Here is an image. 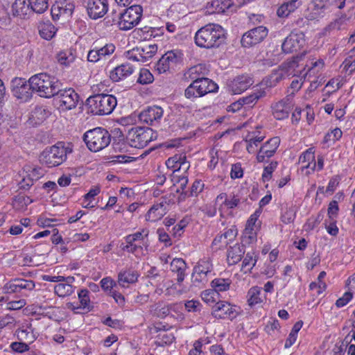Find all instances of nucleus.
<instances>
[{"label": "nucleus", "instance_id": "nucleus-33", "mask_svg": "<svg viewBox=\"0 0 355 355\" xmlns=\"http://www.w3.org/2000/svg\"><path fill=\"white\" fill-rule=\"evenodd\" d=\"M157 51L156 44L146 45L143 47H137L134 52H139V56L142 58L143 62H148Z\"/></svg>", "mask_w": 355, "mask_h": 355}, {"label": "nucleus", "instance_id": "nucleus-25", "mask_svg": "<svg viewBox=\"0 0 355 355\" xmlns=\"http://www.w3.org/2000/svg\"><path fill=\"white\" fill-rule=\"evenodd\" d=\"M270 87L271 85L268 86L267 85H266V87L257 88L255 90H254V92L249 96H247L240 99L243 105L252 107L257 102L259 99L267 96V94L269 93L270 90Z\"/></svg>", "mask_w": 355, "mask_h": 355}, {"label": "nucleus", "instance_id": "nucleus-22", "mask_svg": "<svg viewBox=\"0 0 355 355\" xmlns=\"http://www.w3.org/2000/svg\"><path fill=\"white\" fill-rule=\"evenodd\" d=\"M280 143L279 137H275L271 138L266 144H264L260 148L257 155V159L259 162L265 161V158H270L274 155Z\"/></svg>", "mask_w": 355, "mask_h": 355}, {"label": "nucleus", "instance_id": "nucleus-47", "mask_svg": "<svg viewBox=\"0 0 355 355\" xmlns=\"http://www.w3.org/2000/svg\"><path fill=\"white\" fill-rule=\"evenodd\" d=\"M343 132L340 129L335 128L330 132L326 134L324 137L323 142L326 144L330 141H333L334 143L341 138Z\"/></svg>", "mask_w": 355, "mask_h": 355}, {"label": "nucleus", "instance_id": "nucleus-29", "mask_svg": "<svg viewBox=\"0 0 355 355\" xmlns=\"http://www.w3.org/2000/svg\"><path fill=\"white\" fill-rule=\"evenodd\" d=\"M233 4L232 0H213L208 3L207 9L209 13H223Z\"/></svg>", "mask_w": 355, "mask_h": 355}, {"label": "nucleus", "instance_id": "nucleus-27", "mask_svg": "<svg viewBox=\"0 0 355 355\" xmlns=\"http://www.w3.org/2000/svg\"><path fill=\"white\" fill-rule=\"evenodd\" d=\"M244 245L235 244L227 250V260L229 265H235L239 262L245 254Z\"/></svg>", "mask_w": 355, "mask_h": 355}, {"label": "nucleus", "instance_id": "nucleus-30", "mask_svg": "<svg viewBox=\"0 0 355 355\" xmlns=\"http://www.w3.org/2000/svg\"><path fill=\"white\" fill-rule=\"evenodd\" d=\"M138 277L139 275L136 271H121L118 275V283L121 286L126 287L129 284L135 283L137 281Z\"/></svg>", "mask_w": 355, "mask_h": 355}, {"label": "nucleus", "instance_id": "nucleus-37", "mask_svg": "<svg viewBox=\"0 0 355 355\" xmlns=\"http://www.w3.org/2000/svg\"><path fill=\"white\" fill-rule=\"evenodd\" d=\"M204 65H195L188 69V71L184 73V76L186 78H189L192 80H195L196 79H200L202 77H200V76L204 75Z\"/></svg>", "mask_w": 355, "mask_h": 355}, {"label": "nucleus", "instance_id": "nucleus-5", "mask_svg": "<svg viewBox=\"0 0 355 355\" xmlns=\"http://www.w3.org/2000/svg\"><path fill=\"white\" fill-rule=\"evenodd\" d=\"M143 8L139 5H134L128 8L123 12H119L112 23H116L122 31L132 29L140 21L142 17Z\"/></svg>", "mask_w": 355, "mask_h": 355}, {"label": "nucleus", "instance_id": "nucleus-4", "mask_svg": "<svg viewBox=\"0 0 355 355\" xmlns=\"http://www.w3.org/2000/svg\"><path fill=\"white\" fill-rule=\"evenodd\" d=\"M83 139L91 151L98 152L110 144L111 135L107 130L96 128L87 131L83 135Z\"/></svg>", "mask_w": 355, "mask_h": 355}, {"label": "nucleus", "instance_id": "nucleus-13", "mask_svg": "<svg viewBox=\"0 0 355 355\" xmlns=\"http://www.w3.org/2000/svg\"><path fill=\"white\" fill-rule=\"evenodd\" d=\"M304 35L302 32H291L282 43V49L285 53L296 52L304 46Z\"/></svg>", "mask_w": 355, "mask_h": 355}, {"label": "nucleus", "instance_id": "nucleus-16", "mask_svg": "<svg viewBox=\"0 0 355 355\" xmlns=\"http://www.w3.org/2000/svg\"><path fill=\"white\" fill-rule=\"evenodd\" d=\"M254 81L248 75H241L235 77L227 83V88L232 94H239L247 90Z\"/></svg>", "mask_w": 355, "mask_h": 355}, {"label": "nucleus", "instance_id": "nucleus-21", "mask_svg": "<svg viewBox=\"0 0 355 355\" xmlns=\"http://www.w3.org/2000/svg\"><path fill=\"white\" fill-rule=\"evenodd\" d=\"M272 114L277 120L287 118L293 109V105L289 98H285L272 105Z\"/></svg>", "mask_w": 355, "mask_h": 355}, {"label": "nucleus", "instance_id": "nucleus-12", "mask_svg": "<svg viewBox=\"0 0 355 355\" xmlns=\"http://www.w3.org/2000/svg\"><path fill=\"white\" fill-rule=\"evenodd\" d=\"M35 286V282L32 280L15 278L5 284L2 291L5 294L16 293H20L22 290L32 291Z\"/></svg>", "mask_w": 355, "mask_h": 355}, {"label": "nucleus", "instance_id": "nucleus-36", "mask_svg": "<svg viewBox=\"0 0 355 355\" xmlns=\"http://www.w3.org/2000/svg\"><path fill=\"white\" fill-rule=\"evenodd\" d=\"M231 284L230 279L216 278L211 282V287L219 294V292L229 290Z\"/></svg>", "mask_w": 355, "mask_h": 355}, {"label": "nucleus", "instance_id": "nucleus-58", "mask_svg": "<svg viewBox=\"0 0 355 355\" xmlns=\"http://www.w3.org/2000/svg\"><path fill=\"white\" fill-rule=\"evenodd\" d=\"M33 178H31L29 175L24 178L19 183L20 189L28 190L34 182Z\"/></svg>", "mask_w": 355, "mask_h": 355}, {"label": "nucleus", "instance_id": "nucleus-11", "mask_svg": "<svg viewBox=\"0 0 355 355\" xmlns=\"http://www.w3.org/2000/svg\"><path fill=\"white\" fill-rule=\"evenodd\" d=\"M12 92L17 98L26 102L32 96V87L31 83H27L25 79L15 78L12 81Z\"/></svg>", "mask_w": 355, "mask_h": 355}, {"label": "nucleus", "instance_id": "nucleus-59", "mask_svg": "<svg viewBox=\"0 0 355 355\" xmlns=\"http://www.w3.org/2000/svg\"><path fill=\"white\" fill-rule=\"evenodd\" d=\"M101 285L103 290L109 291L110 293L113 290L114 286H116V283L111 278L105 277L101 279Z\"/></svg>", "mask_w": 355, "mask_h": 355}, {"label": "nucleus", "instance_id": "nucleus-8", "mask_svg": "<svg viewBox=\"0 0 355 355\" xmlns=\"http://www.w3.org/2000/svg\"><path fill=\"white\" fill-rule=\"evenodd\" d=\"M268 31L263 26L254 28L245 33L241 43L243 47H252L261 43L267 37Z\"/></svg>", "mask_w": 355, "mask_h": 355}, {"label": "nucleus", "instance_id": "nucleus-48", "mask_svg": "<svg viewBox=\"0 0 355 355\" xmlns=\"http://www.w3.org/2000/svg\"><path fill=\"white\" fill-rule=\"evenodd\" d=\"M98 53L100 58H105L107 55L112 54L115 50V46L113 44H106L102 47H97Z\"/></svg>", "mask_w": 355, "mask_h": 355}, {"label": "nucleus", "instance_id": "nucleus-40", "mask_svg": "<svg viewBox=\"0 0 355 355\" xmlns=\"http://www.w3.org/2000/svg\"><path fill=\"white\" fill-rule=\"evenodd\" d=\"M30 8L36 13H43L49 6L47 0H28Z\"/></svg>", "mask_w": 355, "mask_h": 355}, {"label": "nucleus", "instance_id": "nucleus-26", "mask_svg": "<svg viewBox=\"0 0 355 355\" xmlns=\"http://www.w3.org/2000/svg\"><path fill=\"white\" fill-rule=\"evenodd\" d=\"M346 0H313L314 10L322 12L329 9L331 7L340 10L345 7Z\"/></svg>", "mask_w": 355, "mask_h": 355}, {"label": "nucleus", "instance_id": "nucleus-53", "mask_svg": "<svg viewBox=\"0 0 355 355\" xmlns=\"http://www.w3.org/2000/svg\"><path fill=\"white\" fill-rule=\"evenodd\" d=\"M17 337L19 340L26 341L28 343H33L35 340L33 333L28 331L26 329L18 331Z\"/></svg>", "mask_w": 355, "mask_h": 355}, {"label": "nucleus", "instance_id": "nucleus-6", "mask_svg": "<svg viewBox=\"0 0 355 355\" xmlns=\"http://www.w3.org/2000/svg\"><path fill=\"white\" fill-rule=\"evenodd\" d=\"M67 153V150L62 143H58L42 151L40 155V162L48 167L57 166L66 159Z\"/></svg>", "mask_w": 355, "mask_h": 355}, {"label": "nucleus", "instance_id": "nucleus-32", "mask_svg": "<svg viewBox=\"0 0 355 355\" xmlns=\"http://www.w3.org/2000/svg\"><path fill=\"white\" fill-rule=\"evenodd\" d=\"M38 29L41 37L46 40L52 39L56 33L55 27L50 22L40 23Z\"/></svg>", "mask_w": 355, "mask_h": 355}, {"label": "nucleus", "instance_id": "nucleus-56", "mask_svg": "<svg viewBox=\"0 0 355 355\" xmlns=\"http://www.w3.org/2000/svg\"><path fill=\"white\" fill-rule=\"evenodd\" d=\"M353 297V294L351 292H346L342 297L338 299L336 302V306L338 308L343 307L346 305Z\"/></svg>", "mask_w": 355, "mask_h": 355}, {"label": "nucleus", "instance_id": "nucleus-57", "mask_svg": "<svg viewBox=\"0 0 355 355\" xmlns=\"http://www.w3.org/2000/svg\"><path fill=\"white\" fill-rule=\"evenodd\" d=\"M26 304V300L21 299L19 300L10 301L7 304V308L10 310H19Z\"/></svg>", "mask_w": 355, "mask_h": 355}, {"label": "nucleus", "instance_id": "nucleus-62", "mask_svg": "<svg viewBox=\"0 0 355 355\" xmlns=\"http://www.w3.org/2000/svg\"><path fill=\"white\" fill-rule=\"evenodd\" d=\"M243 170L240 164H233L231 170V178L232 179L240 178L243 176Z\"/></svg>", "mask_w": 355, "mask_h": 355}, {"label": "nucleus", "instance_id": "nucleus-9", "mask_svg": "<svg viewBox=\"0 0 355 355\" xmlns=\"http://www.w3.org/2000/svg\"><path fill=\"white\" fill-rule=\"evenodd\" d=\"M148 230L146 229H143L140 232L129 234L124 238L126 245L122 243L121 245V248L123 251H126L128 252L133 254L140 252L142 251L143 247L141 245L137 244L136 242L142 241V244L144 245V240L148 236Z\"/></svg>", "mask_w": 355, "mask_h": 355}, {"label": "nucleus", "instance_id": "nucleus-28", "mask_svg": "<svg viewBox=\"0 0 355 355\" xmlns=\"http://www.w3.org/2000/svg\"><path fill=\"white\" fill-rule=\"evenodd\" d=\"M170 266L171 272L177 273L178 283L179 284H181L184 281L185 277V270L187 268L185 261L181 258H175L172 260Z\"/></svg>", "mask_w": 355, "mask_h": 355}, {"label": "nucleus", "instance_id": "nucleus-15", "mask_svg": "<svg viewBox=\"0 0 355 355\" xmlns=\"http://www.w3.org/2000/svg\"><path fill=\"white\" fill-rule=\"evenodd\" d=\"M75 5L68 0L56 2L51 7V13L53 20H58L61 17L67 19L72 15Z\"/></svg>", "mask_w": 355, "mask_h": 355}, {"label": "nucleus", "instance_id": "nucleus-39", "mask_svg": "<svg viewBox=\"0 0 355 355\" xmlns=\"http://www.w3.org/2000/svg\"><path fill=\"white\" fill-rule=\"evenodd\" d=\"M313 161H315V155L314 153L312 151V148H309L300 157V162L302 164L307 162V164L304 166V168H311L314 170L316 166L315 162H313V166H311V162Z\"/></svg>", "mask_w": 355, "mask_h": 355}, {"label": "nucleus", "instance_id": "nucleus-54", "mask_svg": "<svg viewBox=\"0 0 355 355\" xmlns=\"http://www.w3.org/2000/svg\"><path fill=\"white\" fill-rule=\"evenodd\" d=\"M237 235V229L233 226L232 228L227 230L224 234H223V236H224L225 239L227 241H225L224 243L227 245L229 242L233 241Z\"/></svg>", "mask_w": 355, "mask_h": 355}, {"label": "nucleus", "instance_id": "nucleus-50", "mask_svg": "<svg viewBox=\"0 0 355 355\" xmlns=\"http://www.w3.org/2000/svg\"><path fill=\"white\" fill-rule=\"evenodd\" d=\"M241 202L240 198L236 195H233L227 198L226 201H223L224 205L227 209H234L239 206Z\"/></svg>", "mask_w": 355, "mask_h": 355}, {"label": "nucleus", "instance_id": "nucleus-55", "mask_svg": "<svg viewBox=\"0 0 355 355\" xmlns=\"http://www.w3.org/2000/svg\"><path fill=\"white\" fill-rule=\"evenodd\" d=\"M261 209H258L255 211V212L252 214L250 217V218L247 221L246 227L247 231H248L250 229H254V227L255 226V223L257 221L258 218L259 217L261 214Z\"/></svg>", "mask_w": 355, "mask_h": 355}, {"label": "nucleus", "instance_id": "nucleus-43", "mask_svg": "<svg viewBox=\"0 0 355 355\" xmlns=\"http://www.w3.org/2000/svg\"><path fill=\"white\" fill-rule=\"evenodd\" d=\"M89 291L87 289H83L78 292V298L80 300V307L83 309H90V299L89 297Z\"/></svg>", "mask_w": 355, "mask_h": 355}, {"label": "nucleus", "instance_id": "nucleus-31", "mask_svg": "<svg viewBox=\"0 0 355 355\" xmlns=\"http://www.w3.org/2000/svg\"><path fill=\"white\" fill-rule=\"evenodd\" d=\"M29 10V3H27L26 0H15L12 5V12L14 16L24 17Z\"/></svg>", "mask_w": 355, "mask_h": 355}, {"label": "nucleus", "instance_id": "nucleus-45", "mask_svg": "<svg viewBox=\"0 0 355 355\" xmlns=\"http://www.w3.org/2000/svg\"><path fill=\"white\" fill-rule=\"evenodd\" d=\"M218 295L219 294L213 289L205 290L201 293L202 300L207 304L216 302Z\"/></svg>", "mask_w": 355, "mask_h": 355}, {"label": "nucleus", "instance_id": "nucleus-35", "mask_svg": "<svg viewBox=\"0 0 355 355\" xmlns=\"http://www.w3.org/2000/svg\"><path fill=\"white\" fill-rule=\"evenodd\" d=\"M257 263V256L254 251L247 252L243 263L241 270L246 273L250 271Z\"/></svg>", "mask_w": 355, "mask_h": 355}, {"label": "nucleus", "instance_id": "nucleus-2", "mask_svg": "<svg viewBox=\"0 0 355 355\" xmlns=\"http://www.w3.org/2000/svg\"><path fill=\"white\" fill-rule=\"evenodd\" d=\"M28 83H31L32 91L35 92L41 97L51 98L59 92L62 84L55 77L46 73H40L31 76Z\"/></svg>", "mask_w": 355, "mask_h": 355}, {"label": "nucleus", "instance_id": "nucleus-41", "mask_svg": "<svg viewBox=\"0 0 355 355\" xmlns=\"http://www.w3.org/2000/svg\"><path fill=\"white\" fill-rule=\"evenodd\" d=\"M57 58L61 64L68 65L73 62L75 55L72 50L69 49L60 52L57 55Z\"/></svg>", "mask_w": 355, "mask_h": 355}, {"label": "nucleus", "instance_id": "nucleus-38", "mask_svg": "<svg viewBox=\"0 0 355 355\" xmlns=\"http://www.w3.org/2000/svg\"><path fill=\"white\" fill-rule=\"evenodd\" d=\"M54 291L59 297H64L73 293V287L69 284H58L54 287Z\"/></svg>", "mask_w": 355, "mask_h": 355}, {"label": "nucleus", "instance_id": "nucleus-19", "mask_svg": "<svg viewBox=\"0 0 355 355\" xmlns=\"http://www.w3.org/2000/svg\"><path fill=\"white\" fill-rule=\"evenodd\" d=\"M168 203L166 198H162L159 202L154 204L146 215L148 221L156 222L160 220L167 211Z\"/></svg>", "mask_w": 355, "mask_h": 355}, {"label": "nucleus", "instance_id": "nucleus-51", "mask_svg": "<svg viewBox=\"0 0 355 355\" xmlns=\"http://www.w3.org/2000/svg\"><path fill=\"white\" fill-rule=\"evenodd\" d=\"M193 80L184 90V96L188 99L200 98V95L198 94V89L196 87H193Z\"/></svg>", "mask_w": 355, "mask_h": 355}, {"label": "nucleus", "instance_id": "nucleus-3", "mask_svg": "<svg viewBox=\"0 0 355 355\" xmlns=\"http://www.w3.org/2000/svg\"><path fill=\"white\" fill-rule=\"evenodd\" d=\"M88 112L96 115H107L112 112L116 106L115 96L110 94H97L87 99Z\"/></svg>", "mask_w": 355, "mask_h": 355}, {"label": "nucleus", "instance_id": "nucleus-42", "mask_svg": "<svg viewBox=\"0 0 355 355\" xmlns=\"http://www.w3.org/2000/svg\"><path fill=\"white\" fill-rule=\"evenodd\" d=\"M261 293L260 288L257 286L251 288L248 293V304L250 306H252L261 302L260 298L259 297V294Z\"/></svg>", "mask_w": 355, "mask_h": 355}, {"label": "nucleus", "instance_id": "nucleus-49", "mask_svg": "<svg viewBox=\"0 0 355 355\" xmlns=\"http://www.w3.org/2000/svg\"><path fill=\"white\" fill-rule=\"evenodd\" d=\"M277 162H272L268 166H266L262 174L263 181H268L272 178L273 171L277 168Z\"/></svg>", "mask_w": 355, "mask_h": 355}, {"label": "nucleus", "instance_id": "nucleus-34", "mask_svg": "<svg viewBox=\"0 0 355 355\" xmlns=\"http://www.w3.org/2000/svg\"><path fill=\"white\" fill-rule=\"evenodd\" d=\"M214 311L220 318H225L227 315L234 317L233 315L234 311L232 306L230 304L225 302H216L214 306Z\"/></svg>", "mask_w": 355, "mask_h": 355}, {"label": "nucleus", "instance_id": "nucleus-14", "mask_svg": "<svg viewBox=\"0 0 355 355\" xmlns=\"http://www.w3.org/2000/svg\"><path fill=\"white\" fill-rule=\"evenodd\" d=\"M181 61L182 53L180 52L175 51H168L158 60L156 69L159 73H164Z\"/></svg>", "mask_w": 355, "mask_h": 355}, {"label": "nucleus", "instance_id": "nucleus-52", "mask_svg": "<svg viewBox=\"0 0 355 355\" xmlns=\"http://www.w3.org/2000/svg\"><path fill=\"white\" fill-rule=\"evenodd\" d=\"M204 184L201 180H196L192 184L189 193L187 197L197 196L202 191Z\"/></svg>", "mask_w": 355, "mask_h": 355}, {"label": "nucleus", "instance_id": "nucleus-10", "mask_svg": "<svg viewBox=\"0 0 355 355\" xmlns=\"http://www.w3.org/2000/svg\"><path fill=\"white\" fill-rule=\"evenodd\" d=\"M55 96L62 110H71L76 107L79 97L73 89H63L62 87H60L59 92L56 93Z\"/></svg>", "mask_w": 355, "mask_h": 355}, {"label": "nucleus", "instance_id": "nucleus-17", "mask_svg": "<svg viewBox=\"0 0 355 355\" xmlns=\"http://www.w3.org/2000/svg\"><path fill=\"white\" fill-rule=\"evenodd\" d=\"M107 10V0H88L87 11L91 19L101 18L105 15Z\"/></svg>", "mask_w": 355, "mask_h": 355}, {"label": "nucleus", "instance_id": "nucleus-44", "mask_svg": "<svg viewBox=\"0 0 355 355\" xmlns=\"http://www.w3.org/2000/svg\"><path fill=\"white\" fill-rule=\"evenodd\" d=\"M153 80V76L150 71L146 69H141L139 72V76L137 79V83L146 85L152 83Z\"/></svg>", "mask_w": 355, "mask_h": 355}, {"label": "nucleus", "instance_id": "nucleus-18", "mask_svg": "<svg viewBox=\"0 0 355 355\" xmlns=\"http://www.w3.org/2000/svg\"><path fill=\"white\" fill-rule=\"evenodd\" d=\"M211 272L209 263L206 261H201L194 267L191 275V281L196 286L205 284L207 282V274Z\"/></svg>", "mask_w": 355, "mask_h": 355}, {"label": "nucleus", "instance_id": "nucleus-46", "mask_svg": "<svg viewBox=\"0 0 355 355\" xmlns=\"http://www.w3.org/2000/svg\"><path fill=\"white\" fill-rule=\"evenodd\" d=\"M175 176H173V181L179 184V188L177 189L178 193H180L181 196L185 198L187 196V191H184L188 183V178L187 176L177 177V180H174Z\"/></svg>", "mask_w": 355, "mask_h": 355}, {"label": "nucleus", "instance_id": "nucleus-64", "mask_svg": "<svg viewBox=\"0 0 355 355\" xmlns=\"http://www.w3.org/2000/svg\"><path fill=\"white\" fill-rule=\"evenodd\" d=\"M326 276V272L324 271H322L320 272L318 279H317V283L318 284V291H317V293L318 295L322 293L323 291L325 290L327 285L325 282H323V279Z\"/></svg>", "mask_w": 355, "mask_h": 355}, {"label": "nucleus", "instance_id": "nucleus-61", "mask_svg": "<svg viewBox=\"0 0 355 355\" xmlns=\"http://www.w3.org/2000/svg\"><path fill=\"white\" fill-rule=\"evenodd\" d=\"M157 233L159 236V240L161 242H163L166 244V245H171V239L168 234L166 232V231L163 228H159L157 231Z\"/></svg>", "mask_w": 355, "mask_h": 355}, {"label": "nucleus", "instance_id": "nucleus-7", "mask_svg": "<svg viewBox=\"0 0 355 355\" xmlns=\"http://www.w3.org/2000/svg\"><path fill=\"white\" fill-rule=\"evenodd\" d=\"M157 132L150 128L136 127L128 132V139L132 147L143 148L157 139Z\"/></svg>", "mask_w": 355, "mask_h": 355}, {"label": "nucleus", "instance_id": "nucleus-20", "mask_svg": "<svg viewBox=\"0 0 355 355\" xmlns=\"http://www.w3.org/2000/svg\"><path fill=\"white\" fill-rule=\"evenodd\" d=\"M162 116V108L159 106H153L141 112L139 117L141 121L150 125H155L159 123Z\"/></svg>", "mask_w": 355, "mask_h": 355}, {"label": "nucleus", "instance_id": "nucleus-23", "mask_svg": "<svg viewBox=\"0 0 355 355\" xmlns=\"http://www.w3.org/2000/svg\"><path fill=\"white\" fill-rule=\"evenodd\" d=\"M133 71L134 69L130 63H123L110 72V78L114 82H119L127 78Z\"/></svg>", "mask_w": 355, "mask_h": 355}, {"label": "nucleus", "instance_id": "nucleus-1", "mask_svg": "<svg viewBox=\"0 0 355 355\" xmlns=\"http://www.w3.org/2000/svg\"><path fill=\"white\" fill-rule=\"evenodd\" d=\"M194 40L196 44L200 48H218L225 42L224 30L218 24H207L196 33Z\"/></svg>", "mask_w": 355, "mask_h": 355}, {"label": "nucleus", "instance_id": "nucleus-63", "mask_svg": "<svg viewBox=\"0 0 355 355\" xmlns=\"http://www.w3.org/2000/svg\"><path fill=\"white\" fill-rule=\"evenodd\" d=\"M14 202L15 205L18 204L19 205L23 207L24 205L27 206L28 205L31 204L33 200L28 196L18 195L15 198Z\"/></svg>", "mask_w": 355, "mask_h": 355}, {"label": "nucleus", "instance_id": "nucleus-24", "mask_svg": "<svg viewBox=\"0 0 355 355\" xmlns=\"http://www.w3.org/2000/svg\"><path fill=\"white\" fill-rule=\"evenodd\" d=\"M192 87H197L200 97L208 93L214 92L218 89V85L214 82L204 77L193 80V85Z\"/></svg>", "mask_w": 355, "mask_h": 355}, {"label": "nucleus", "instance_id": "nucleus-60", "mask_svg": "<svg viewBox=\"0 0 355 355\" xmlns=\"http://www.w3.org/2000/svg\"><path fill=\"white\" fill-rule=\"evenodd\" d=\"M11 348L17 352H24L29 349L28 344L23 342H14L11 344Z\"/></svg>", "mask_w": 355, "mask_h": 355}]
</instances>
